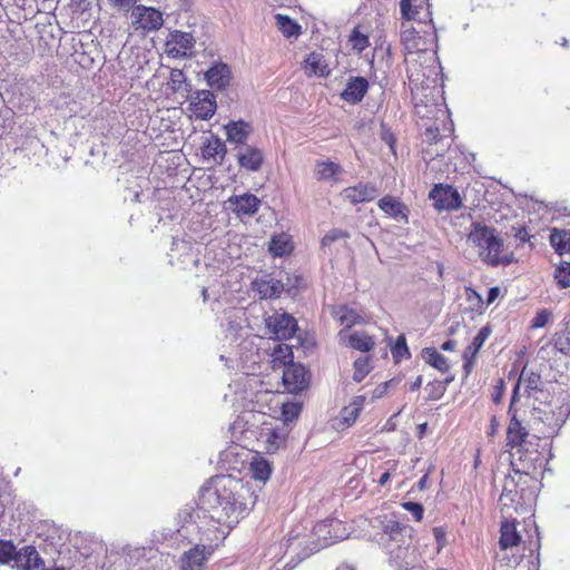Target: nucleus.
I'll return each mask as SVG.
<instances>
[{"instance_id": "obj_1", "label": "nucleus", "mask_w": 570, "mask_h": 570, "mask_svg": "<svg viewBox=\"0 0 570 570\" xmlns=\"http://www.w3.org/2000/svg\"><path fill=\"white\" fill-rule=\"evenodd\" d=\"M440 117H436L431 124L426 125L422 132V157L428 167L434 169L439 160L438 157L449 153V161L444 164V169L440 168V175L444 178H458V176L471 175L475 171L473 154L466 155L462 150L451 149L453 141L454 124L450 119L448 110L439 109Z\"/></svg>"}, {"instance_id": "obj_2", "label": "nucleus", "mask_w": 570, "mask_h": 570, "mask_svg": "<svg viewBox=\"0 0 570 570\" xmlns=\"http://www.w3.org/2000/svg\"><path fill=\"white\" fill-rule=\"evenodd\" d=\"M257 502L255 491L248 485L230 478H220L216 484L215 503L208 510L210 520L226 538Z\"/></svg>"}, {"instance_id": "obj_3", "label": "nucleus", "mask_w": 570, "mask_h": 570, "mask_svg": "<svg viewBox=\"0 0 570 570\" xmlns=\"http://www.w3.org/2000/svg\"><path fill=\"white\" fill-rule=\"evenodd\" d=\"M519 400V386H514L511 402L509 405L508 413L510 415V421L507 428V446L523 451L524 458H521L523 461V469H525V474H529L530 470H535L537 466H541L544 461L543 451L549 445L547 439H542L539 436H532L533 440L537 441L535 449L533 451L530 450V446L533 445L532 441H529V432L527 428L522 424V422L517 416V410L514 409L515 402Z\"/></svg>"}, {"instance_id": "obj_4", "label": "nucleus", "mask_w": 570, "mask_h": 570, "mask_svg": "<svg viewBox=\"0 0 570 570\" xmlns=\"http://www.w3.org/2000/svg\"><path fill=\"white\" fill-rule=\"evenodd\" d=\"M466 242L476 250L481 262L489 266H507L514 262L513 252L505 248L503 239L491 226L481 223L472 224Z\"/></svg>"}, {"instance_id": "obj_5", "label": "nucleus", "mask_w": 570, "mask_h": 570, "mask_svg": "<svg viewBox=\"0 0 570 570\" xmlns=\"http://www.w3.org/2000/svg\"><path fill=\"white\" fill-rule=\"evenodd\" d=\"M420 59L423 60L419 63L417 61L411 62L406 69L411 89L422 92L434 91L441 85L442 67L434 53L426 52Z\"/></svg>"}, {"instance_id": "obj_6", "label": "nucleus", "mask_w": 570, "mask_h": 570, "mask_svg": "<svg viewBox=\"0 0 570 570\" xmlns=\"http://www.w3.org/2000/svg\"><path fill=\"white\" fill-rule=\"evenodd\" d=\"M309 372L299 363L289 364L283 370L282 382L287 393L298 394L308 389Z\"/></svg>"}, {"instance_id": "obj_7", "label": "nucleus", "mask_w": 570, "mask_h": 570, "mask_svg": "<svg viewBox=\"0 0 570 570\" xmlns=\"http://www.w3.org/2000/svg\"><path fill=\"white\" fill-rule=\"evenodd\" d=\"M429 197L433 200V206L439 212H452L462 206V199L459 191L451 185H435L430 191Z\"/></svg>"}, {"instance_id": "obj_8", "label": "nucleus", "mask_w": 570, "mask_h": 570, "mask_svg": "<svg viewBox=\"0 0 570 570\" xmlns=\"http://www.w3.org/2000/svg\"><path fill=\"white\" fill-rule=\"evenodd\" d=\"M286 433L283 426L264 422L259 429L257 442L266 453L277 452L285 444Z\"/></svg>"}, {"instance_id": "obj_9", "label": "nucleus", "mask_w": 570, "mask_h": 570, "mask_svg": "<svg viewBox=\"0 0 570 570\" xmlns=\"http://www.w3.org/2000/svg\"><path fill=\"white\" fill-rule=\"evenodd\" d=\"M266 326L278 341L292 338L297 331L296 320L286 313L274 314L266 318Z\"/></svg>"}, {"instance_id": "obj_10", "label": "nucleus", "mask_w": 570, "mask_h": 570, "mask_svg": "<svg viewBox=\"0 0 570 570\" xmlns=\"http://www.w3.org/2000/svg\"><path fill=\"white\" fill-rule=\"evenodd\" d=\"M131 17L137 28L146 31L158 30L164 23L163 13L159 10L142 4L136 6L132 9Z\"/></svg>"}, {"instance_id": "obj_11", "label": "nucleus", "mask_w": 570, "mask_h": 570, "mask_svg": "<svg viewBox=\"0 0 570 570\" xmlns=\"http://www.w3.org/2000/svg\"><path fill=\"white\" fill-rule=\"evenodd\" d=\"M215 95L208 90L198 91L189 104V110L195 118L207 120L212 118L216 111Z\"/></svg>"}, {"instance_id": "obj_12", "label": "nucleus", "mask_w": 570, "mask_h": 570, "mask_svg": "<svg viewBox=\"0 0 570 570\" xmlns=\"http://www.w3.org/2000/svg\"><path fill=\"white\" fill-rule=\"evenodd\" d=\"M379 193L380 190L373 183L360 180L356 185L345 188L342 196L352 205H356L374 200Z\"/></svg>"}, {"instance_id": "obj_13", "label": "nucleus", "mask_w": 570, "mask_h": 570, "mask_svg": "<svg viewBox=\"0 0 570 570\" xmlns=\"http://www.w3.org/2000/svg\"><path fill=\"white\" fill-rule=\"evenodd\" d=\"M400 11L403 21H415L419 24L432 22L431 12L422 6V0H401Z\"/></svg>"}, {"instance_id": "obj_14", "label": "nucleus", "mask_w": 570, "mask_h": 570, "mask_svg": "<svg viewBox=\"0 0 570 570\" xmlns=\"http://www.w3.org/2000/svg\"><path fill=\"white\" fill-rule=\"evenodd\" d=\"M195 39L191 33L176 30L170 33V39L167 41V52L174 58H185L189 56L193 49Z\"/></svg>"}, {"instance_id": "obj_15", "label": "nucleus", "mask_w": 570, "mask_h": 570, "mask_svg": "<svg viewBox=\"0 0 570 570\" xmlns=\"http://www.w3.org/2000/svg\"><path fill=\"white\" fill-rule=\"evenodd\" d=\"M421 32H422V30H416L413 27L412 22H409V21L401 22V27H400L401 43L407 53L417 52L419 58H421V56H423V55L424 56L426 55V51L421 48V42H422V39L420 37ZM423 32H425V31L423 30Z\"/></svg>"}, {"instance_id": "obj_16", "label": "nucleus", "mask_w": 570, "mask_h": 570, "mask_svg": "<svg viewBox=\"0 0 570 570\" xmlns=\"http://www.w3.org/2000/svg\"><path fill=\"white\" fill-rule=\"evenodd\" d=\"M368 87L370 85L366 78L352 76L347 79L346 86L341 92V99L351 105H356L363 100L368 91Z\"/></svg>"}, {"instance_id": "obj_17", "label": "nucleus", "mask_w": 570, "mask_h": 570, "mask_svg": "<svg viewBox=\"0 0 570 570\" xmlns=\"http://www.w3.org/2000/svg\"><path fill=\"white\" fill-rule=\"evenodd\" d=\"M338 335L346 346L362 353L371 352L376 344L375 337L365 331H354L345 334V331L341 330Z\"/></svg>"}, {"instance_id": "obj_18", "label": "nucleus", "mask_w": 570, "mask_h": 570, "mask_svg": "<svg viewBox=\"0 0 570 570\" xmlns=\"http://www.w3.org/2000/svg\"><path fill=\"white\" fill-rule=\"evenodd\" d=\"M236 159L240 168L257 171L264 161L263 151L254 146H240L236 151Z\"/></svg>"}, {"instance_id": "obj_19", "label": "nucleus", "mask_w": 570, "mask_h": 570, "mask_svg": "<svg viewBox=\"0 0 570 570\" xmlns=\"http://www.w3.org/2000/svg\"><path fill=\"white\" fill-rule=\"evenodd\" d=\"M332 316L344 326L345 334L354 325L366 323L365 316L361 309L350 307L348 305L334 306L331 312Z\"/></svg>"}, {"instance_id": "obj_20", "label": "nucleus", "mask_w": 570, "mask_h": 570, "mask_svg": "<svg viewBox=\"0 0 570 570\" xmlns=\"http://www.w3.org/2000/svg\"><path fill=\"white\" fill-rule=\"evenodd\" d=\"M212 554V549H207L205 546H195L194 548L186 551L181 557V570H203L205 562Z\"/></svg>"}, {"instance_id": "obj_21", "label": "nucleus", "mask_w": 570, "mask_h": 570, "mask_svg": "<svg viewBox=\"0 0 570 570\" xmlns=\"http://www.w3.org/2000/svg\"><path fill=\"white\" fill-rule=\"evenodd\" d=\"M252 289L259 296L261 299H268L278 297L284 291V285L281 281L268 275L256 278L252 283Z\"/></svg>"}, {"instance_id": "obj_22", "label": "nucleus", "mask_w": 570, "mask_h": 570, "mask_svg": "<svg viewBox=\"0 0 570 570\" xmlns=\"http://www.w3.org/2000/svg\"><path fill=\"white\" fill-rule=\"evenodd\" d=\"M208 86L216 90L225 89L230 82V69L224 62H215L205 73Z\"/></svg>"}, {"instance_id": "obj_23", "label": "nucleus", "mask_w": 570, "mask_h": 570, "mask_svg": "<svg viewBox=\"0 0 570 570\" xmlns=\"http://www.w3.org/2000/svg\"><path fill=\"white\" fill-rule=\"evenodd\" d=\"M379 208L395 220L407 223L409 208L405 204L393 196H384L377 202Z\"/></svg>"}, {"instance_id": "obj_24", "label": "nucleus", "mask_w": 570, "mask_h": 570, "mask_svg": "<svg viewBox=\"0 0 570 570\" xmlns=\"http://www.w3.org/2000/svg\"><path fill=\"white\" fill-rule=\"evenodd\" d=\"M16 567L19 570H43L45 563L32 546L21 548L16 557Z\"/></svg>"}, {"instance_id": "obj_25", "label": "nucleus", "mask_w": 570, "mask_h": 570, "mask_svg": "<svg viewBox=\"0 0 570 570\" xmlns=\"http://www.w3.org/2000/svg\"><path fill=\"white\" fill-rule=\"evenodd\" d=\"M227 141L236 145V150L240 146H247L246 141L253 130L249 122L244 120L229 121L225 125Z\"/></svg>"}, {"instance_id": "obj_26", "label": "nucleus", "mask_w": 570, "mask_h": 570, "mask_svg": "<svg viewBox=\"0 0 570 570\" xmlns=\"http://www.w3.org/2000/svg\"><path fill=\"white\" fill-rule=\"evenodd\" d=\"M364 404L365 396L358 395L355 396L348 405L344 406L340 412L338 428L345 429L353 425L362 412Z\"/></svg>"}, {"instance_id": "obj_27", "label": "nucleus", "mask_w": 570, "mask_h": 570, "mask_svg": "<svg viewBox=\"0 0 570 570\" xmlns=\"http://www.w3.org/2000/svg\"><path fill=\"white\" fill-rule=\"evenodd\" d=\"M304 69L308 76L328 77L331 70L323 53L313 51L304 60Z\"/></svg>"}, {"instance_id": "obj_28", "label": "nucleus", "mask_w": 570, "mask_h": 570, "mask_svg": "<svg viewBox=\"0 0 570 570\" xmlns=\"http://www.w3.org/2000/svg\"><path fill=\"white\" fill-rule=\"evenodd\" d=\"M522 542L520 533L517 531L515 521H504L500 528L499 544L502 550L513 548Z\"/></svg>"}, {"instance_id": "obj_29", "label": "nucleus", "mask_w": 570, "mask_h": 570, "mask_svg": "<svg viewBox=\"0 0 570 570\" xmlns=\"http://www.w3.org/2000/svg\"><path fill=\"white\" fill-rule=\"evenodd\" d=\"M226 154V147L223 140L216 136H210L202 146V157L205 160L217 163L222 160Z\"/></svg>"}, {"instance_id": "obj_30", "label": "nucleus", "mask_w": 570, "mask_h": 570, "mask_svg": "<svg viewBox=\"0 0 570 570\" xmlns=\"http://www.w3.org/2000/svg\"><path fill=\"white\" fill-rule=\"evenodd\" d=\"M229 202L234 204V212L237 215H254L258 210L259 199L252 194L235 196Z\"/></svg>"}, {"instance_id": "obj_31", "label": "nucleus", "mask_w": 570, "mask_h": 570, "mask_svg": "<svg viewBox=\"0 0 570 570\" xmlns=\"http://www.w3.org/2000/svg\"><path fill=\"white\" fill-rule=\"evenodd\" d=\"M521 383L524 384V391L528 397L533 396L534 393L542 390L541 375L533 371H527L525 367L522 368L515 386L520 387Z\"/></svg>"}, {"instance_id": "obj_32", "label": "nucleus", "mask_w": 570, "mask_h": 570, "mask_svg": "<svg viewBox=\"0 0 570 570\" xmlns=\"http://www.w3.org/2000/svg\"><path fill=\"white\" fill-rule=\"evenodd\" d=\"M294 353L291 345L278 343L272 353L273 368L286 367L294 364Z\"/></svg>"}, {"instance_id": "obj_33", "label": "nucleus", "mask_w": 570, "mask_h": 570, "mask_svg": "<svg viewBox=\"0 0 570 570\" xmlns=\"http://www.w3.org/2000/svg\"><path fill=\"white\" fill-rule=\"evenodd\" d=\"M249 472L254 480L265 483L272 474L271 463L259 454H256L249 464Z\"/></svg>"}, {"instance_id": "obj_34", "label": "nucleus", "mask_w": 570, "mask_h": 570, "mask_svg": "<svg viewBox=\"0 0 570 570\" xmlns=\"http://www.w3.org/2000/svg\"><path fill=\"white\" fill-rule=\"evenodd\" d=\"M549 239L557 254H570V230L553 227Z\"/></svg>"}, {"instance_id": "obj_35", "label": "nucleus", "mask_w": 570, "mask_h": 570, "mask_svg": "<svg viewBox=\"0 0 570 570\" xmlns=\"http://www.w3.org/2000/svg\"><path fill=\"white\" fill-rule=\"evenodd\" d=\"M268 249L274 257H283L293 250L291 237L287 234L274 235L269 242Z\"/></svg>"}, {"instance_id": "obj_36", "label": "nucleus", "mask_w": 570, "mask_h": 570, "mask_svg": "<svg viewBox=\"0 0 570 570\" xmlns=\"http://www.w3.org/2000/svg\"><path fill=\"white\" fill-rule=\"evenodd\" d=\"M422 356L429 365L436 368L441 373L449 372L450 365H449L448 358L445 356H443L436 348H434V347L424 348L422 352Z\"/></svg>"}, {"instance_id": "obj_37", "label": "nucleus", "mask_w": 570, "mask_h": 570, "mask_svg": "<svg viewBox=\"0 0 570 570\" xmlns=\"http://www.w3.org/2000/svg\"><path fill=\"white\" fill-rule=\"evenodd\" d=\"M275 22L278 30L286 38H297L301 35V26L288 16L277 13L275 14Z\"/></svg>"}, {"instance_id": "obj_38", "label": "nucleus", "mask_w": 570, "mask_h": 570, "mask_svg": "<svg viewBox=\"0 0 570 570\" xmlns=\"http://www.w3.org/2000/svg\"><path fill=\"white\" fill-rule=\"evenodd\" d=\"M387 345L391 347V354L395 363H400L402 360L411 356L404 334L399 335L395 342L392 338H387Z\"/></svg>"}, {"instance_id": "obj_39", "label": "nucleus", "mask_w": 570, "mask_h": 570, "mask_svg": "<svg viewBox=\"0 0 570 570\" xmlns=\"http://www.w3.org/2000/svg\"><path fill=\"white\" fill-rule=\"evenodd\" d=\"M490 334L491 328L489 326L481 327L478 334L474 336L471 344L465 347L463 354H465L468 357H476L479 351L481 350Z\"/></svg>"}, {"instance_id": "obj_40", "label": "nucleus", "mask_w": 570, "mask_h": 570, "mask_svg": "<svg viewBox=\"0 0 570 570\" xmlns=\"http://www.w3.org/2000/svg\"><path fill=\"white\" fill-rule=\"evenodd\" d=\"M372 357L368 355H363L357 357L353 362V380L357 383L362 382L372 371Z\"/></svg>"}, {"instance_id": "obj_41", "label": "nucleus", "mask_w": 570, "mask_h": 570, "mask_svg": "<svg viewBox=\"0 0 570 570\" xmlns=\"http://www.w3.org/2000/svg\"><path fill=\"white\" fill-rule=\"evenodd\" d=\"M318 178H335L342 174V167L334 161H321L315 167Z\"/></svg>"}, {"instance_id": "obj_42", "label": "nucleus", "mask_w": 570, "mask_h": 570, "mask_svg": "<svg viewBox=\"0 0 570 570\" xmlns=\"http://www.w3.org/2000/svg\"><path fill=\"white\" fill-rule=\"evenodd\" d=\"M352 48L358 53L363 52L370 46L368 36L361 32L358 27H355L348 38Z\"/></svg>"}, {"instance_id": "obj_43", "label": "nucleus", "mask_w": 570, "mask_h": 570, "mask_svg": "<svg viewBox=\"0 0 570 570\" xmlns=\"http://www.w3.org/2000/svg\"><path fill=\"white\" fill-rule=\"evenodd\" d=\"M553 276L560 288L570 287V263H560V265L556 267Z\"/></svg>"}, {"instance_id": "obj_44", "label": "nucleus", "mask_w": 570, "mask_h": 570, "mask_svg": "<svg viewBox=\"0 0 570 570\" xmlns=\"http://www.w3.org/2000/svg\"><path fill=\"white\" fill-rule=\"evenodd\" d=\"M302 412V404L298 402H286L282 404V419L289 423L298 419Z\"/></svg>"}, {"instance_id": "obj_45", "label": "nucleus", "mask_w": 570, "mask_h": 570, "mask_svg": "<svg viewBox=\"0 0 570 570\" xmlns=\"http://www.w3.org/2000/svg\"><path fill=\"white\" fill-rule=\"evenodd\" d=\"M17 549L11 541L0 540V564L16 561Z\"/></svg>"}, {"instance_id": "obj_46", "label": "nucleus", "mask_w": 570, "mask_h": 570, "mask_svg": "<svg viewBox=\"0 0 570 570\" xmlns=\"http://www.w3.org/2000/svg\"><path fill=\"white\" fill-rule=\"evenodd\" d=\"M453 381V376L446 377L444 381H434L428 385L429 400H439L443 396L446 390V384Z\"/></svg>"}, {"instance_id": "obj_47", "label": "nucleus", "mask_w": 570, "mask_h": 570, "mask_svg": "<svg viewBox=\"0 0 570 570\" xmlns=\"http://www.w3.org/2000/svg\"><path fill=\"white\" fill-rule=\"evenodd\" d=\"M466 301L471 304L472 309L479 313L484 311V302L482 296L472 287H465Z\"/></svg>"}, {"instance_id": "obj_48", "label": "nucleus", "mask_w": 570, "mask_h": 570, "mask_svg": "<svg viewBox=\"0 0 570 570\" xmlns=\"http://www.w3.org/2000/svg\"><path fill=\"white\" fill-rule=\"evenodd\" d=\"M350 234L346 230L333 228L328 230L323 238L321 239V244L323 247L332 245L334 242L338 239H345L348 238Z\"/></svg>"}, {"instance_id": "obj_49", "label": "nucleus", "mask_w": 570, "mask_h": 570, "mask_svg": "<svg viewBox=\"0 0 570 570\" xmlns=\"http://www.w3.org/2000/svg\"><path fill=\"white\" fill-rule=\"evenodd\" d=\"M185 81H186V76L183 70L171 69L168 85L174 92L179 91Z\"/></svg>"}, {"instance_id": "obj_50", "label": "nucleus", "mask_w": 570, "mask_h": 570, "mask_svg": "<svg viewBox=\"0 0 570 570\" xmlns=\"http://www.w3.org/2000/svg\"><path fill=\"white\" fill-rule=\"evenodd\" d=\"M381 139H382V141H384L387 145L390 151L393 155H396V150H395L396 138H395L394 134L392 132V130L384 122L381 124Z\"/></svg>"}, {"instance_id": "obj_51", "label": "nucleus", "mask_w": 570, "mask_h": 570, "mask_svg": "<svg viewBox=\"0 0 570 570\" xmlns=\"http://www.w3.org/2000/svg\"><path fill=\"white\" fill-rule=\"evenodd\" d=\"M397 466H399L397 460H387L384 463L385 471L382 473V475L377 480V483L381 487H384L390 481L392 474L396 471Z\"/></svg>"}, {"instance_id": "obj_52", "label": "nucleus", "mask_w": 570, "mask_h": 570, "mask_svg": "<svg viewBox=\"0 0 570 570\" xmlns=\"http://www.w3.org/2000/svg\"><path fill=\"white\" fill-rule=\"evenodd\" d=\"M517 484L514 482V480L511 478V479H505L504 481V484H503V490H502V494H501V499L504 500V499H509L512 503L515 502V497L518 494V491H517Z\"/></svg>"}, {"instance_id": "obj_53", "label": "nucleus", "mask_w": 570, "mask_h": 570, "mask_svg": "<svg viewBox=\"0 0 570 570\" xmlns=\"http://www.w3.org/2000/svg\"><path fill=\"white\" fill-rule=\"evenodd\" d=\"M402 508L404 510L411 512L413 515V519L416 522H420L423 519L424 509L421 503L407 501V502L402 503Z\"/></svg>"}, {"instance_id": "obj_54", "label": "nucleus", "mask_w": 570, "mask_h": 570, "mask_svg": "<svg viewBox=\"0 0 570 570\" xmlns=\"http://www.w3.org/2000/svg\"><path fill=\"white\" fill-rule=\"evenodd\" d=\"M550 317L551 313L548 309H541L532 318L531 326L534 328H541L547 325Z\"/></svg>"}, {"instance_id": "obj_55", "label": "nucleus", "mask_w": 570, "mask_h": 570, "mask_svg": "<svg viewBox=\"0 0 570 570\" xmlns=\"http://www.w3.org/2000/svg\"><path fill=\"white\" fill-rule=\"evenodd\" d=\"M514 230V237L521 243V244H524L530 240L531 236L529 234V230L527 227L524 226H521V227H518V228H513Z\"/></svg>"}, {"instance_id": "obj_56", "label": "nucleus", "mask_w": 570, "mask_h": 570, "mask_svg": "<svg viewBox=\"0 0 570 570\" xmlns=\"http://www.w3.org/2000/svg\"><path fill=\"white\" fill-rule=\"evenodd\" d=\"M462 357L465 376H469L474 367L475 357H468L465 354H463Z\"/></svg>"}, {"instance_id": "obj_57", "label": "nucleus", "mask_w": 570, "mask_h": 570, "mask_svg": "<svg viewBox=\"0 0 570 570\" xmlns=\"http://www.w3.org/2000/svg\"><path fill=\"white\" fill-rule=\"evenodd\" d=\"M500 295L499 287H491L488 293L487 305L492 304Z\"/></svg>"}, {"instance_id": "obj_58", "label": "nucleus", "mask_w": 570, "mask_h": 570, "mask_svg": "<svg viewBox=\"0 0 570 570\" xmlns=\"http://www.w3.org/2000/svg\"><path fill=\"white\" fill-rule=\"evenodd\" d=\"M109 1L114 7H118V8H128L136 2V0H109Z\"/></svg>"}, {"instance_id": "obj_59", "label": "nucleus", "mask_w": 570, "mask_h": 570, "mask_svg": "<svg viewBox=\"0 0 570 570\" xmlns=\"http://www.w3.org/2000/svg\"><path fill=\"white\" fill-rule=\"evenodd\" d=\"M456 347V342L454 340H448L441 345V350L445 352H452Z\"/></svg>"}, {"instance_id": "obj_60", "label": "nucleus", "mask_w": 570, "mask_h": 570, "mask_svg": "<svg viewBox=\"0 0 570 570\" xmlns=\"http://www.w3.org/2000/svg\"><path fill=\"white\" fill-rule=\"evenodd\" d=\"M433 534H434L436 541L440 544H443V541L445 539V533H444L443 529L442 528H434L433 529Z\"/></svg>"}, {"instance_id": "obj_61", "label": "nucleus", "mask_w": 570, "mask_h": 570, "mask_svg": "<svg viewBox=\"0 0 570 570\" xmlns=\"http://www.w3.org/2000/svg\"><path fill=\"white\" fill-rule=\"evenodd\" d=\"M422 385V376H417L416 380L412 383L411 390H419Z\"/></svg>"}, {"instance_id": "obj_62", "label": "nucleus", "mask_w": 570, "mask_h": 570, "mask_svg": "<svg viewBox=\"0 0 570 570\" xmlns=\"http://www.w3.org/2000/svg\"><path fill=\"white\" fill-rule=\"evenodd\" d=\"M426 479H428V475L425 474V475H423V476L421 478V480L419 481V487H420L421 489H423V488H424L425 482H426Z\"/></svg>"}, {"instance_id": "obj_63", "label": "nucleus", "mask_w": 570, "mask_h": 570, "mask_svg": "<svg viewBox=\"0 0 570 570\" xmlns=\"http://www.w3.org/2000/svg\"><path fill=\"white\" fill-rule=\"evenodd\" d=\"M438 269H439V276L442 278V277H443V272H444V266H443V264H439V265H438Z\"/></svg>"}, {"instance_id": "obj_64", "label": "nucleus", "mask_w": 570, "mask_h": 570, "mask_svg": "<svg viewBox=\"0 0 570 570\" xmlns=\"http://www.w3.org/2000/svg\"><path fill=\"white\" fill-rule=\"evenodd\" d=\"M567 43H568L567 39H563L562 46H567Z\"/></svg>"}]
</instances>
